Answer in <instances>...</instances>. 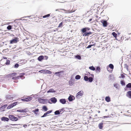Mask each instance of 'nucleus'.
Masks as SVG:
<instances>
[{
	"mask_svg": "<svg viewBox=\"0 0 131 131\" xmlns=\"http://www.w3.org/2000/svg\"><path fill=\"white\" fill-rule=\"evenodd\" d=\"M2 121L8 122L9 120V119L6 117H3L2 118Z\"/></svg>",
	"mask_w": 131,
	"mask_h": 131,
	"instance_id": "obj_16",
	"label": "nucleus"
},
{
	"mask_svg": "<svg viewBox=\"0 0 131 131\" xmlns=\"http://www.w3.org/2000/svg\"><path fill=\"white\" fill-rule=\"evenodd\" d=\"M50 16V14H48L47 15H45L43 16V18H48Z\"/></svg>",
	"mask_w": 131,
	"mask_h": 131,
	"instance_id": "obj_33",
	"label": "nucleus"
},
{
	"mask_svg": "<svg viewBox=\"0 0 131 131\" xmlns=\"http://www.w3.org/2000/svg\"><path fill=\"white\" fill-rule=\"evenodd\" d=\"M93 45H89L87 47H86V48H90L91 47L93 46Z\"/></svg>",
	"mask_w": 131,
	"mask_h": 131,
	"instance_id": "obj_43",
	"label": "nucleus"
},
{
	"mask_svg": "<svg viewBox=\"0 0 131 131\" xmlns=\"http://www.w3.org/2000/svg\"><path fill=\"white\" fill-rule=\"evenodd\" d=\"M18 38L17 37H15L14 39L11 40L10 41V43H15L17 42L18 40Z\"/></svg>",
	"mask_w": 131,
	"mask_h": 131,
	"instance_id": "obj_8",
	"label": "nucleus"
},
{
	"mask_svg": "<svg viewBox=\"0 0 131 131\" xmlns=\"http://www.w3.org/2000/svg\"><path fill=\"white\" fill-rule=\"evenodd\" d=\"M84 92L83 91H81L79 92L76 95V97L78 98L79 97L82 96L83 95Z\"/></svg>",
	"mask_w": 131,
	"mask_h": 131,
	"instance_id": "obj_5",
	"label": "nucleus"
},
{
	"mask_svg": "<svg viewBox=\"0 0 131 131\" xmlns=\"http://www.w3.org/2000/svg\"><path fill=\"white\" fill-rule=\"evenodd\" d=\"M101 69L99 67H97L96 68V72H100Z\"/></svg>",
	"mask_w": 131,
	"mask_h": 131,
	"instance_id": "obj_27",
	"label": "nucleus"
},
{
	"mask_svg": "<svg viewBox=\"0 0 131 131\" xmlns=\"http://www.w3.org/2000/svg\"><path fill=\"white\" fill-rule=\"evenodd\" d=\"M86 75H88V74H86Z\"/></svg>",
	"mask_w": 131,
	"mask_h": 131,
	"instance_id": "obj_58",
	"label": "nucleus"
},
{
	"mask_svg": "<svg viewBox=\"0 0 131 131\" xmlns=\"http://www.w3.org/2000/svg\"><path fill=\"white\" fill-rule=\"evenodd\" d=\"M92 20V18L90 19L89 20V21H91Z\"/></svg>",
	"mask_w": 131,
	"mask_h": 131,
	"instance_id": "obj_51",
	"label": "nucleus"
},
{
	"mask_svg": "<svg viewBox=\"0 0 131 131\" xmlns=\"http://www.w3.org/2000/svg\"><path fill=\"white\" fill-rule=\"evenodd\" d=\"M3 59H7V58L6 57H3Z\"/></svg>",
	"mask_w": 131,
	"mask_h": 131,
	"instance_id": "obj_49",
	"label": "nucleus"
},
{
	"mask_svg": "<svg viewBox=\"0 0 131 131\" xmlns=\"http://www.w3.org/2000/svg\"><path fill=\"white\" fill-rule=\"evenodd\" d=\"M39 110L38 109H36L34 110H33L32 112L34 113L35 114H37V112H38L39 111Z\"/></svg>",
	"mask_w": 131,
	"mask_h": 131,
	"instance_id": "obj_31",
	"label": "nucleus"
},
{
	"mask_svg": "<svg viewBox=\"0 0 131 131\" xmlns=\"http://www.w3.org/2000/svg\"><path fill=\"white\" fill-rule=\"evenodd\" d=\"M60 102L62 104H64L66 103V100L64 99H61L60 100Z\"/></svg>",
	"mask_w": 131,
	"mask_h": 131,
	"instance_id": "obj_11",
	"label": "nucleus"
},
{
	"mask_svg": "<svg viewBox=\"0 0 131 131\" xmlns=\"http://www.w3.org/2000/svg\"><path fill=\"white\" fill-rule=\"evenodd\" d=\"M109 117V116H104V118H108Z\"/></svg>",
	"mask_w": 131,
	"mask_h": 131,
	"instance_id": "obj_50",
	"label": "nucleus"
},
{
	"mask_svg": "<svg viewBox=\"0 0 131 131\" xmlns=\"http://www.w3.org/2000/svg\"><path fill=\"white\" fill-rule=\"evenodd\" d=\"M9 118L10 120L13 121H16L18 120V117H15L13 115H9Z\"/></svg>",
	"mask_w": 131,
	"mask_h": 131,
	"instance_id": "obj_1",
	"label": "nucleus"
},
{
	"mask_svg": "<svg viewBox=\"0 0 131 131\" xmlns=\"http://www.w3.org/2000/svg\"><path fill=\"white\" fill-rule=\"evenodd\" d=\"M101 23L103 24V26L105 27L107 26V22L106 20H101Z\"/></svg>",
	"mask_w": 131,
	"mask_h": 131,
	"instance_id": "obj_9",
	"label": "nucleus"
},
{
	"mask_svg": "<svg viewBox=\"0 0 131 131\" xmlns=\"http://www.w3.org/2000/svg\"><path fill=\"white\" fill-rule=\"evenodd\" d=\"M5 64L7 65H8L10 64V61L9 60H6V62Z\"/></svg>",
	"mask_w": 131,
	"mask_h": 131,
	"instance_id": "obj_36",
	"label": "nucleus"
},
{
	"mask_svg": "<svg viewBox=\"0 0 131 131\" xmlns=\"http://www.w3.org/2000/svg\"><path fill=\"white\" fill-rule=\"evenodd\" d=\"M7 105H4V106H2V107H1V108H3L4 107H6L7 106Z\"/></svg>",
	"mask_w": 131,
	"mask_h": 131,
	"instance_id": "obj_45",
	"label": "nucleus"
},
{
	"mask_svg": "<svg viewBox=\"0 0 131 131\" xmlns=\"http://www.w3.org/2000/svg\"><path fill=\"white\" fill-rule=\"evenodd\" d=\"M91 42H90V43H91Z\"/></svg>",
	"mask_w": 131,
	"mask_h": 131,
	"instance_id": "obj_59",
	"label": "nucleus"
},
{
	"mask_svg": "<svg viewBox=\"0 0 131 131\" xmlns=\"http://www.w3.org/2000/svg\"><path fill=\"white\" fill-rule=\"evenodd\" d=\"M55 92V91H54V89H50L49 90H48L47 91L48 93L53 92Z\"/></svg>",
	"mask_w": 131,
	"mask_h": 131,
	"instance_id": "obj_28",
	"label": "nucleus"
},
{
	"mask_svg": "<svg viewBox=\"0 0 131 131\" xmlns=\"http://www.w3.org/2000/svg\"><path fill=\"white\" fill-rule=\"evenodd\" d=\"M19 66V65L18 64H16L14 66V67L15 68H18Z\"/></svg>",
	"mask_w": 131,
	"mask_h": 131,
	"instance_id": "obj_42",
	"label": "nucleus"
},
{
	"mask_svg": "<svg viewBox=\"0 0 131 131\" xmlns=\"http://www.w3.org/2000/svg\"><path fill=\"white\" fill-rule=\"evenodd\" d=\"M17 74V73H11L10 74H9V75L10 77H13L16 75Z\"/></svg>",
	"mask_w": 131,
	"mask_h": 131,
	"instance_id": "obj_26",
	"label": "nucleus"
},
{
	"mask_svg": "<svg viewBox=\"0 0 131 131\" xmlns=\"http://www.w3.org/2000/svg\"><path fill=\"white\" fill-rule=\"evenodd\" d=\"M63 72H64L63 71H61L58 72H56L54 74H58V75H57L59 77H60V76L61 75V73H63Z\"/></svg>",
	"mask_w": 131,
	"mask_h": 131,
	"instance_id": "obj_17",
	"label": "nucleus"
},
{
	"mask_svg": "<svg viewBox=\"0 0 131 131\" xmlns=\"http://www.w3.org/2000/svg\"><path fill=\"white\" fill-rule=\"evenodd\" d=\"M17 112H26V109L22 110H17Z\"/></svg>",
	"mask_w": 131,
	"mask_h": 131,
	"instance_id": "obj_23",
	"label": "nucleus"
},
{
	"mask_svg": "<svg viewBox=\"0 0 131 131\" xmlns=\"http://www.w3.org/2000/svg\"><path fill=\"white\" fill-rule=\"evenodd\" d=\"M42 109L45 111H46L48 110L47 108L45 106H43L42 107Z\"/></svg>",
	"mask_w": 131,
	"mask_h": 131,
	"instance_id": "obj_30",
	"label": "nucleus"
},
{
	"mask_svg": "<svg viewBox=\"0 0 131 131\" xmlns=\"http://www.w3.org/2000/svg\"><path fill=\"white\" fill-rule=\"evenodd\" d=\"M22 76H19L17 77H13L12 78V79L14 80V82L16 83L18 82V79H19L20 78H21Z\"/></svg>",
	"mask_w": 131,
	"mask_h": 131,
	"instance_id": "obj_6",
	"label": "nucleus"
},
{
	"mask_svg": "<svg viewBox=\"0 0 131 131\" xmlns=\"http://www.w3.org/2000/svg\"><path fill=\"white\" fill-rule=\"evenodd\" d=\"M60 112L59 111H56L54 112V114L55 115H58L60 114Z\"/></svg>",
	"mask_w": 131,
	"mask_h": 131,
	"instance_id": "obj_39",
	"label": "nucleus"
},
{
	"mask_svg": "<svg viewBox=\"0 0 131 131\" xmlns=\"http://www.w3.org/2000/svg\"><path fill=\"white\" fill-rule=\"evenodd\" d=\"M62 25H63L62 22L59 24V26H58V27H62Z\"/></svg>",
	"mask_w": 131,
	"mask_h": 131,
	"instance_id": "obj_44",
	"label": "nucleus"
},
{
	"mask_svg": "<svg viewBox=\"0 0 131 131\" xmlns=\"http://www.w3.org/2000/svg\"><path fill=\"white\" fill-rule=\"evenodd\" d=\"M81 78V77L79 75H77L75 77V79H79Z\"/></svg>",
	"mask_w": 131,
	"mask_h": 131,
	"instance_id": "obj_34",
	"label": "nucleus"
},
{
	"mask_svg": "<svg viewBox=\"0 0 131 131\" xmlns=\"http://www.w3.org/2000/svg\"><path fill=\"white\" fill-rule=\"evenodd\" d=\"M50 100L52 103H55L57 101V100L54 97H53L51 98L50 99Z\"/></svg>",
	"mask_w": 131,
	"mask_h": 131,
	"instance_id": "obj_13",
	"label": "nucleus"
},
{
	"mask_svg": "<svg viewBox=\"0 0 131 131\" xmlns=\"http://www.w3.org/2000/svg\"><path fill=\"white\" fill-rule=\"evenodd\" d=\"M51 112H52V111H48L47 112H46V113H47V114H48L50 113Z\"/></svg>",
	"mask_w": 131,
	"mask_h": 131,
	"instance_id": "obj_46",
	"label": "nucleus"
},
{
	"mask_svg": "<svg viewBox=\"0 0 131 131\" xmlns=\"http://www.w3.org/2000/svg\"><path fill=\"white\" fill-rule=\"evenodd\" d=\"M121 84L123 85H125V82L124 81H122L121 82Z\"/></svg>",
	"mask_w": 131,
	"mask_h": 131,
	"instance_id": "obj_40",
	"label": "nucleus"
},
{
	"mask_svg": "<svg viewBox=\"0 0 131 131\" xmlns=\"http://www.w3.org/2000/svg\"><path fill=\"white\" fill-rule=\"evenodd\" d=\"M13 107H14L13 106L12 104H11L9 105L7 108L8 109H10L12 108Z\"/></svg>",
	"mask_w": 131,
	"mask_h": 131,
	"instance_id": "obj_29",
	"label": "nucleus"
},
{
	"mask_svg": "<svg viewBox=\"0 0 131 131\" xmlns=\"http://www.w3.org/2000/svg\"><path fill=\"white\" fill-rule=\"evenodd\" d=\"M89 68L93 71H95V68L93 66L89 67Z\"/></svg>",
	"mask_w": 131,
	"mask_h": 131,
	"instance_id": "obj_25",
	"label": "nucleus"
},
{
	"mask_svg": "<svg viewBox=\"0 0 131 131\" xmlns=\"http://www.w3.org/2000/svg\"><path fill=\"white\" fill-rule=\"evenodd\" d=\"M49 71V73L50 74H51V72L50 71Z\"/></svg>",
	"mask_w": 131,
	"mask_h": 131,
	"instance_id": "obj_53",
	"label": "nucleus"
},
{
	"mask_svg": "<svg viewBox=\"0 0 131 131\" xmlns=\"http://www.w3.org/2000/svg\"><path fill=\"white\" fill-rule=\"evenodd\" d=\"M130 57H131V55H130Z\"/></svg>",
	"mask_w": 131,
	"mask_h": 131,
	"instance_id": "obj_57",
	"label": "nucleus"
},
{
	"mask_svg": "<svg viewBox=\"0 0 131 131\" xmlns=\"http://www.w3.org/2000/svg\"><path fill=\"white\" fill-rule=\"evenodd\" d=\"M126 87L129 88V90H131V83H129L126 85Z\"/></svg>",
	"mask_w": 131,
	"mask_h": 131,
	"instance_id": "obj_22",
	"label": "nucleus"
},
{
	"mask_svg": "<svg viewBox=\"0 0 131 131\" xmlns=\"http://www.w3.org/2000/svg\"><path fill=\"white\" fill-rule=\"evenodd\" d=\"M75 57L79 59H80L81 58V56L79 55H77Z\"/></svg>",
	"mask_w": 131,
	"mask_h": 131,
	"instance_id": "obj_37",
	"label": "nucleus"
},
{
	"mask_svg": "<svg viewBox=\"0 0 131 131\" xmlns=\"http://www.w3.org/2000/svg\"><path fill=\"white\" fill-rule=\"evenodd\" d=\"M105 100L107 102H109L111 101V99L109 96H106L105 98Z\"/></svg>",
	"mask_w": 131,
	"mask_h": 131,
	"instance_id": "obj_19",
	"label": "nucleus"
},
{
	"mask_svg": "<svg viewBox=\"0 0 131 131\" xmlns=\"http://www.w3.org/2000/svg\"><path fill=\"white\" fill-rule=\"evenodd\" d=\"M127 96L131 98V91H129L127 92Z\"/></svg>",
	"mask_w": 131,
	"mask_h": 131,
	"instance_id": "obj_18",
	"label": "nucleus"
},
{
	"mask_svg": "<svg viewBox=\"0 0 131 131\" xmlns=\"http://www.w3.org/2000/svg\"><path fill=\"white\" fill-rule=\"evenodd\" d=\"M38 100L39 103L42 104H46L47 102V100L46 99H42L40 98H38Z\"/></svg>",
	"mask_w": 131,
	"mask_h": 131,
	"instance_id": "obj_3",
	"label": "nucleus"
},
{
	"mask_svg": "<svg viewBox=\"0 0 131 131\" xmlns=\"http://www.w3.org/2000/svg\"><path fill=\"white\" fill-rule=\"evenodd\" d=\"M43 56H41L38 58V59L39 61H41L43 59Z\"/></svg>",
	"mask_w": 131,
	"mask_h": 131,
	"instance_id": "obj_20",
	"label": "nucleus"
},
{
	"mask_svg": "<svg viewBox=\"0 0 131 131\" xmlns=\"http://www.w3.org/2000/svg\"><path fill=\"white\" fill-rule=\"evenodd\" d=\"M92 34V32H85L83 35V36H88Z\"/></svg>",
	"mask_w": 131,
	"mask_h": 131,
	"instance_id": "obj_15",
	"label": "nucleus"
},
{
	"mask_svg": "<svg viewBox=\"0 0 131 131\" xmlns=\"http://www.w3.org/2000/svg\"><path fill=\"white\" fill-rule=\"evenodd\" d=\"M89 29H90L88 28H83L81 30V32L83 33H85L86 32V31L87 30H89Z\"/></svg>",
	"mask_w": 131,
	"mask_h": 131,
	"instance_id": "obj_10",
	"label": "nucleus"
},
{
	"mask_svg": "<svg viewBox=\"0 0 131 131\" xmlns=\"http://www.w3.org/2000/svg\"><path fill=\"white\" fill-rule=\"evenodd\" d=\"M103 124L102 123H100L99 124V128L100 129H102L103 127Z\"/></svg>",
	"mask_w": 131,
	"mask_h": 131,
	"instance_id": "obj_24",
	"label": "nucleus"
},
{
	"mask_svg": "<svg viewBox=\"0 0 131 131\" xmlns=\"http://www.w3.org/2000/svg\"><path fill=\"white\" fill-rule=\"evenodd\" d=\"M84 80L86 81H88L91 82L93 81V79L92 77H89L88 78L87 76H85L84 77Z\"/></svg>",
	"mask_w": 131,
	"mask_h": 131,
	"instance_id": "obj_2",
	"label": "nucleus"
},
{
	"mask_svg": "<svg viewBox=\"0 0 131 131\" xmlns=\"http://www.w3.org/2000/svg\"><path fill=\"white\" fill-rule=\"evenodd\" d=\"M74 97L73 95H71L68 98L69 100L70 101H72L73 100H74Z\"/></svg>",
	"mask_w": 131,
	"mask_h": 131,
	"instance_id": "obj_12",
	"label": "nucleus"
},
{
	"mask_svg": "<svg viewBox=\"0 0 131 131\" xmlns=\"http://www.w3.org/2000/svg\"><path fill=\"white\" fill-rule=\"evenodd\" d=\"M27 125H24L23 126L24 127H26L27 126Z\"/></svg>",
	"mask_w": 131,
	"mask_h": 131,
	"instance_id": "obj_52",
	"label": "nucleus"
},
{
	"mask_svg": "<svg viewBox=\"0 0 131 131\" xmlns=\"http://www.w3.org/2000/svg\"><path fill=\"white\" fill-rule=\"evenodd\" d=\"M91 75H92V76H93V77H94V75L93 74H91Z\"/></svg>",
	"mask_w": 131,
	"mask_h": 131,
	"instance_id": "obj_54",
	"label": "nucleus"
},
{
	"mask_svg": "<svg viewBox=\"0 0 131 131\" xmlns=\"http://www.w3.org/2000/svg\"><path fill=\"white\" fill-rule=\"evenodd\" d=\"M48 114H47V113L46 112L44 114V115L42 116L41 117H46V116H47V115Z\"/></svg>",
	"mask_w": 131,
	"mask_h": 131,
	"instance_id": "obj_41",
	"label": "nucleus"
},
{
	"mask_svg": "<svg viewBox=\"0 0 131 131\" xmlns=\"http://www.w3.org/2000/svg\"><path fill=\"white\" fill-rule=\"evenodd\" d=\"M109 68H110L111 69L113 70L114 69V67L113 64H111L107 67V70H108Z\"/></svg>",
	"mask_w": 131,
	"mask_h": 131,
	"instance_id": "obj_14",
	"label": "nucleus"
},
{
	"mask_svg": "<svg viewBox=\"0 0 131 131\" xmlns=\"http://www.w3.org/2000/svg\"><path fill=\"white\" fill-rule=\"evenodd\" d=\"M6 99H7L8 100V99H10L12 100V99H13V97H11L10 95H7L6 96Z\"/></svg>",
	"mask_w": 131,
	"mask_h": 131,
	"instance_id": "obj_21",
	"label": "nucleus"
},
{
	"mask_svg": "<svg viewBox=\"0 0 131 131\" xmlns=\"http://www.w3.org/2000/svg\"><path fill=\"white\" fill-rule=\"evenodd\" d=\"M19 103L18 102H14L13 104H12L13 106V107L15 106L17 104H18Z\"/></svg>",
	"mask_w": 131,
	"mask_h": 131,
	"instance_id": "obj_35",
	"label": "nucleus"
},
{
	"mask_svg": "<svg viewBox=\"0 0 131 131\" xmlns=\"http://www.w3.org/2000/svg\"><path fill=\"white\" fill-rule=\"evenodd\" d=\"M32 99V97L28 96L25 98L21 99V100L23 101L28 102L31 100Z\"/></svg>",
	"mask_w": 131,
	"mask_h": 131,
	"instance_id": "obj_4",
	"label": "nucleus"
},
{
	"mask_svg": "<svg viewBox=\"0 0 131 131\" xmlns=\"http://www.w3.org/2000/svg\"><path fill=\"white\" fill-rule=\"evenodd\" d=\"M59 10H63L65 12V13H72L74 12V11H73L72 10H66L64 9H57L56 10V11H59Z\"/></svg>",
	"mask_w": 131,
	"mask_h": 131,
	"instance_id": "obj_7",
	"label": "nucleus"
},
{
	"mask_svg": "<svg viewBox=\"0 0 131 131\" xmlns=\"http://www.w3.org/2000/svg\"><path fill=\"white\" fill-rule=\"evenodd\" d=\"M20 76H21V77L23 76V75H25L24 73H20Z\"/></svg>",
	"mask_w": 131,
	"mask_h": 131,
	"instance_id": "obj_47",
	"label": "nucleus"
},
{
	"mask_svg": "<svg viewBox=\"0 0 131 131\" xmlns=\"http://www.w3.org/2000/svg\"><path fill=\"white\" fill-rule=\"evenodd\" d=\"M98 112L99 113H100V111H98Z\"/></svg>",
	"mask_w": 131,
	"mask_h": 131,
	"instance_id": "obj_55",
	"label": "nucleus"
},
{
	"mask_svg": "<svg viewBox=\"0 0 131 131\" xmlns=\"http://www.w3.org/2000/svg\"><path fill=\"white\" fill-rule=\"evenodd\" d=\"M121 77H122V78H124L125 77V76L123 74H121Z\"/></svg>",
	"mask_w": 131,
	"mask_h": 131,
	"instance_id": "obj_48",
	"label": "nucleus"
},
{
	"mask_svg": "<svg viewBox=\"0 0 131 131\" xmlns=\"http://www.w3.org/2000/svg\"><path fill=\"white\" fill-rule=\"evenodd\" d=\"M116 86V85L115 84V85H114V86Z\"/></svg>",
	"mask_w": 131,
	"mask_h": 131,
	"instance_id": "obj_56",
	"label": "nucleus"
},
{
	"mask_svg": "<svg viewBox=\"0 0 131 131\" xmlns=\"http://www.w3.org/2000/svg\"><path fill=\"white\" fill-rule=\"evenodd\" d=\"M106 111H107V110H106Z\"/></svg>",
	"mask_w": 131,
	"mask_h": 131,
	"instance_id": "obj_60",
	"label": "nucleus"
},
{
	"mask_svg": "<svg viewBox=\"0 0 131 131\" xmlns=\"http://www.w3.org/2000/svg\"><path fill=\"white\" fill-rule=\"evenodd\" d=\"M112 35L115 38H116L117 37V34L115 32H113Z\"/></svg>",
	"mask_w": 131,
	"mask_h": 131,
	"instance_id": "obj_32",
	"label": "nucleus"
},
{
	"mask_svg": "<svg viewBox=\"0 0 131 131\" xmlns=\"http://www.w3.org/2000/svg\"><path fill=\"white\" fill-rule=\"evenodd\" d=\"M7 29L9 30H11L12 29V26L10 25H9L7 27Z\"/></svg>",
	"mask_w": 131,
	"mask_h": 131,
	"instance_id": "obj_38",
	"label": "nucleus"
}]
</instances>
